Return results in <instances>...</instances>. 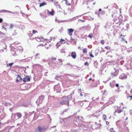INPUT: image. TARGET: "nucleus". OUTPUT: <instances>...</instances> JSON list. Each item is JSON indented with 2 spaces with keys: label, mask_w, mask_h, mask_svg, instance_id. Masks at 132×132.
<instances>
[{
  "label": "nucleus",
  "mask_w": 132,
  "mask_h": 132,
  "mask_svg": "<svg viewBox=\"0 0 132 132\" xmlns=\"http://www.w3.org/2000/svg\"><path fill=\"white\" fill-rule=\"evenodd\" d=\"M72 98V97L71 96H63L62 98L59 103L57 104L56 106H60L61 105L65 104L67 103L68 105L69 106V101L71 100Z\"/></svg>",
  "instance_id": "obj_1"
},
{
  "label": "nucleus",
  "mask_w": 132,
  "mask_h": 132,
  "mask_svg": "<svg viewBox=\"0 0 132 132\" xmlns=\"http://www.w3.org/2000/svg\"><path fill=\"white\" fill-rule=\"evenodd\" d=\"M22 117V114L20 112H18L12 114L11 118L12 119L17 120L20 118Z\"/></svg>",
  "instance_id": "obj_2"
},
{
  "label": "nucleus",
  "mask_w": 132,
  "mask_h": 132,
  "mask_svg": "<svg viewBox=\"0 0 132 132\" xmlns=\"http://www.w3.org/2000/svg\"><path fill=\"white\" fill-rule=\"evenodd\" d=\"M92 101L90 103L93 106H95L98 104L100 102L99 99V97H98L97 98H95L93 97L92 98Z\"/></svg>",
  "instance_id": "obj_3"
},
{
  "label": "nucleus",
  "mask_w": 132,
  "mask_h": 132,
  "mask_svg": "<svg viewBox=\"0 0 132 132\" xmlns=\"http://www.w3.org/2000/svg\"><path fill=\"white\" fill-rule=\"evenodd\" d=\"M47 129V127H42L39 126L36 129V132H41L45 131Z\"/></svg>",
  "instance_id": "obj_4"
},
{
  "label": "nucleus",
  "mask_w": 132,
  "mask_h": 132,
  "mask_svg": "<svg viewBox=\"0 0 132 132\" xmlns=\"http://www.w3.org/2000/svg\"><path fill=\"white\" fill-rule=\"evenodd\" d=\"M54 91L56 92H60L61 90V88L59 84L55 85L54 87Z\"/></svg>",
  "instance_id": "obj_5"
},
{
  "label": "nucleus",
  "mask_w": 132,
  "mask_h": 132,
  "mask_svg": "<svg viewBox=\"0 0 132 132\" xmlns=\"http://www.w3.org/2000/svg\"><path fill=\"white\" fill-rule=\"evenodd\" d=\"M44 98V96H40L36 101V103L38 105L41 104L43 102Z\"/></svg>",
  "instance_id": "obj_6"
},
{
  "label": "nucleus",
  "mask_w": 132,
  "mask_h": 132,
  "mask_svg": "<svg viewBox=\"0 0 132 132\" xmlns=\"http://www.w3.org/2000/svg\"><path fill=\"white\" fill-rule=\"evenodd\" d=\"M114 70L115 72H111V75L112 77H113L114 76H116L118 75L119 72V70H118L114 68Z\"/></svg>",
  "instance_id": "obj_7"
},
{
  "label": "nucleus",
  "mask_w": 132,
  "mask_h": 132,
  "mask_svg": "<svg viewBox=\"0 0 132 132\" xmlns=\"http://www.w3.org/2000/svg\"><path fill=\"white\" fill-rule=\"evenodd\" d=\"M115 101V98L114 97H111L109 100V102H108V104H105V106H107L108 105V104H112L113 103V102H114Z\"/></svg>",
  "instance_id": "obj_8"
},
{
  "label": "nucleus",
  "mask_w": 132,
  "mask_h": 132,
  "mask_svg": "<svg viewBox=\"0 0 132 132\" xmlns=\"http://www.w3.org/2000/svg\"><path fill=\"white\" fill-rule=\"evenodd\" d=\"M15 51H16L19 54V53L22 52L23 50V48L21 46H17L15 48Z\"/></svg>",
  "instance_id": "obj_9"
},
{
  "label": "nucleus",
  "mask_w": 132,
  "mask_h": 132,
  "mask_svg": "<svg viewBox=\"0 0 132 132\" xmlns=\"http://www.w3.org/2000/svg\"><path fill=\"white\" fill-rule=\"evenodd\" d=\"M127 78V75L124 73H123L119 77V78L121 79H125Z\"/></svg>",
  "instance_id": "obj_10"
},
{
  "label": "nucleus",
  "mask_w": 132,
  "mask_h": 132,
  "mask_svg": "<svg viewBox=\"0 0 132 132\" xmlns=\"http://www.w3.org/2000/svg\"><path fill=\"white\" fill-rule=\"evenodd\" d=\"M79 116H77V117H76L74 119V123L76 125V126H78L79 125V123L78 122V121L79 122Z\"/></svg>",
  "instance_id": "obj_11"
},
{
  "label": "nucleus",
  "mask_w": 132,
  "mask_h": 132,
  "mask_svg": "<svg viewBox=\"0 0 132 132\" xmlns=\"http://www.w3.org/2000/svg\"><path fill=\"white\" fill-rule=\"evenodd\" d=\"M81 15H81L78 16H76L74 17H73V18H71V19H69L68 20V21H68V22H69V21H72L75 20L76 19H78V18L79 17L81 16Z\"/></svg>",
  "instance_id": "obj_12"
},
{
  "label": "nucleus",
  "mask_w": 132,
  "mask_h": 132,
  "mask_svg": "<svg viewBox=\"0 0 132 132\" xmlns=\"http://www.w3.org/2000/svg\"><path fill=\"white\" fill-rule=\"evenodd\" d=\"M84 97L85 98V101H88V100L90 98V97L89 95L88 94H85L84 95Z\"/></svg>",
  "instance_id": "obj_13"
},
{
  "label": "nucleus",
  "mask_w": 132,
  "mask_h": 132,
  "mask_svg": "<svg viewBox=\"0 0 132 132\" xmlns=\"http://www.w3.org/2000/svg\"><path fill=\"white\" fill-rule=\"evenodd\" d=\"M73 29L72 28H70L68 29L69 35L71 36L72 35V33L73 31Z\"/></svg>",
  "instance_id": "obj_14"
},
{
  "label": "nucleus",
  "mask_w": 132,
  "mask_h": 132,
  "mask_svg": "<svg viewBox=\"0 0 132 132\" xmlns=\"http://www.w3.org/2000/svg\"><path fill=\"white\" fill-rule=\"evenodd\" d=\"M30 80V79L28 76H26L25 78H23V80L24 82H26L28 81H29Z\"/></svg>",
  "instance_id": "obj_15"
},
{
  "label": "nucleus",
  "mask_w": 132,
  "mask_h": 132,
  "mask_svg": "<svg viewBox=\"0 0 132 132\" xmlns=\"http://www.w3.org/2000/svg\"><path fill=\"white\" fill-rule=\"evenodd\" d=\"M71 56L73 59H75L76 56V52H72L71 53Z\"/></svg>",
  "instance_id": "obj_16"
},
{
  "label": "nucleus",
  "mask_w": 132,
  "mask_h": 132,
  "mask_svg": "<svg viewBox=\"0 0 132 132\" xmlns=\"http://www.w3.org/2000/svg\"><path fill=\"white\" fill-rule=\"evenodd\" d=\"M36 40L38 42H40L41 41H44L45 40H44L43 38H40L39 37H36L35 38Z\"/></svg>",
  "instance_id": "obj_17"
},
{
  "label": "nucleus",
  "mask_w": 132,
  "mask_h": 132,
  "mask_svg": "<svg viewBox=\"0 0 132 132\" xmlns=\"http://www.w3.org/2000/svg\"><path fill=\"white\" fill-rule=\"evenodd\" d=\"M116 55L117 57V60L119 61L120 60H122L123 58V57L121 56L118 55L117 54H116Z\"/></svg>",
  "instance_id": "obj_18"
},
{
  "label": "nucleus",
  "mask_w": 132,
  "mask_h": 132,
  "mask_svg": "<svg viewBox=\"0 0 132 132\" xmlns=\"http://www.w3.org/2000/svg\"><path fill=\"white\" fill-rule=\"evenodd\" d=\"M12 53L13 54V55L14 56H15L18 54V53L16 51H15V49H14L13 51H12Z\"/></svg>",
  "instance_id": "obj_19"
},
{
  "label": "nucleus",
  "mask_w": 132,
  "mask_h": 132,
  "mask_svg": "<svg viewBox=\"0 0 132 132\" xmlns=\"http://www.w3.org/2000/svg\"><path fill=\"white\" fill-rule=\"evenodd\" d=\"M116 124L117 126L120 128L121 126V125L120 121L118 120L116 122Z\"/></svg>",
  "instance_id": "obj_20"
},
{
  "label": "nucleus",
  "mask_w": 132,
  "mask_h": 132,
  "mask_svg": "<svg viewBox=\"0 0 132 132\" xmlns=\"http://www.w3.org/2000/svg\"><path fill=\"white\" fill-rule=\"evenodd\" d=\"M35 59H39L40 58V54L39 53H38L36 54L35 56Z\"/></svg>",
  "instance_id": "obj_21"
},
{
  "label": "nucleus",
  "mask_w": 132,
  "mask_h": 132,
  "mask_svg": "<svg viewBox=\"0 0 132 132\" xmlns=\"http://www.w3.org/2000/svg\"><path fill=\"white\" fill-rule=\"evenodd\" d=\"M9 129L7 128H6L3 130L0 131V132H9Z\"/></svg>",
  "instance_id": "obj_22"
},
{
  "label": "nucleus",
  "mask_w": 132,
  "mask_h": 132,
  "mask_svg": "<svg viewBox=\"0 0 132 132\" xmlns=\"http://www.w3.org/2000/svg\"><path fill=\"white\" fill-rule=\"evenodd\" d=\"M17 79L16 80V81L17 82L19 81L20 80H22V79L21 77L19 76V75H18V76L17 77Z\"/></svg>",
  "instance_id": "obj_23"
},
{
  "label": "nucleus",
  "mask_w": 132,
  "mask_h": 132,
  "mask_svg": "<svg viewBox=\"0 0 132 132\" xmlns=\"http://www.w3.org/2000/svg\"><path fill=\"white\" fill-rule=\"evenodd\" d=\"M55 39V37H51L50 38V40H47V43L50 42L52 40L53 41H54Z\"/></svg>",
  "instance_id": "obj_24"
},
{
  "label": "nucleus",
  "mask_w": 132,
  "mask_h": 132,
  "mask_svg": "<svg viewBox=\"0 0 132 132\" xmlns=\"http://www.w3.org/2000/svg\"><path fill=\"white\" fill-rule=\"evenodd\" d=\"M18 27L19 28L22 29H24L25 28V27L22 24H20L18 26Z\"/></svg>",
  "instance_id": "obj_25"
},
{
  "label": "nucleus",
  "mask_w": 132,
  "mask_h": 132,
  "mask_svg": "<svg viewBox=\"0 0 132 132\" xmlns=\"http://www.w3.org/2000/svg\"><path fill=\"white\" fill-rule=\"evenodd\" d=\"M65 66L68 69H71L72 68V65L69 64H66Z\"/></svg>",
  "instance_id": "obj_26"
},
{
  "label": "nucleus",
  "mask_w": 132,
  "mask_h": 132,
  "mask_svg": "<svg viewBox=\"0 0 132 132\" xmlns=\"http://www.w3.org/2000/svg\"><path fill=\"white\" fill-rule=\"evenodd\" d=\"M48 14V15H51L52 16H53L54 15V11H52L51 12H50V11H49Z\"/></svg>",
  "instance_id": "obj_27"
},
{
  "label": "nucleus",
  "mask_w": 132,
  "mask_h": 132,
  "mask_svg": "<svg viewBox=\"0 0 132 132\" xmlns=\"http://www.w3.org/2000/svg\"><path fill=\"white\" fill-rule=\"evenodd\" d=\"M47 4V3L46 2H44L41 3H40V4L39 7H41L42 6H43L44 5H46Z\"/></svg>",
  "instance_id": "obj_28"
},
{
  "label": "nucleus",
  "mask_w": 132,
  "mask_h": 132,
  "mask_svg": "<svg viewBox=\"0 0 132 132\" xmlns=\"http://www.w3.org/2000/svg\"><path fill=\"white\" fill-rule=\"evenodd\" d=\"M32 59L31 57H29L27 59H24L23 60H24V61L26 62H29Z\"/></svg>",
  "instance_id": "obj_29"
},
{
  "label": "nucleus",
  "mask_w": 132,
  "mask_h": 132,
  "mask_svg": "<svg viewBox=\"0 0 132 132\" xmlns=\"http://www.w3.org/2000/svg\"><path fill=\"white\" fill-rule=\"evenodd\" d=\"M1 12H6V13H13L12 12H11L10 11L6 10H3L2 11H1Z\"/></svg>",
  "instance_id": "obj_30"
},
{
  "label": "nucleus",
  "mask_w": 132,
  "mask_h": 132,
  "mask_svg": "<svg viewBox=\"0 0 132 132\" xmlns=\"http://www.w3.org/2000/svg\"><path fill=\"white\" fill-rule=\"evenodd\" d=\"M122 111V110H116L114 113V114L115 116H116V112H117L118 113H120Z\"/></svg>",
  "instance_id": "obj_31"
},
{
  "label": "nucleus",
  "mask_w": 132,
  "mask_h": 132,
  "mask_svg": "<svg viewBox=\"0 0 132 132\" xmlns=\"http://www.w3.org/2000/svg\"><path fill=\"white\" fill-rule=\"evenodd\" d=\"M49 11L48 10H45L44 11V14H45V15L46 16L47 15H48V12ZM45 17H46V16Z\"/></svg>",
  "instance_id": "obj_32"
},
{
  "label": "nucleus",
  "mask_w": 132,
  "mask_h": 132,
  "mask_svg": "<svg viewBox=\"0 0 132 132\" xmlns=\"http://www.w3.org/2000/svg\"><path fill=\"white\" fill-rule=\"evenodd\" d=\"M78 92L79 93H80V95L81 96H83V95H85V94L84 93H82L81 92V89H78Z\"/></svg>",
  "instance_id": "obj_33"
},
{
  "label": "nucleus",
  "mask_w": 132,
  "mask_h": 132,
  "mask_svg": "<svg viewBox=\"0 0 132 132\" xmlns=\"http://www.w3.org/2000/svg\"><path fill=\"white\" fill-rule=\"evenodd\" d=\"M6 116V114L4 113H2L1 116V119H3Z\"/></svg>",
  "instance_id": "obj_34"
},
{
  "label": "nucleus",
  "mask_w": 132,
  "mask_h": 132,
  "mask_svg": "<svg viewBox=\"0 0 132 132\" xmlns=\"http://www.w3.org/2000/svg\"><path fill=\"white\" fill-rule=\"evenodd\" d=\"M38 114H34L33 118L34 119V120H36L38 118Z\"/></svg>",
  "instance_id": "obj_35"
},
{
  "label": "nucleus",
  "mask_w": 132,
  "mask_h": 132,
  "mask_svg": "<svg viewBox=\"0 0 132 132\" xmlns=\"http://www.w3.org/2000/svg\"><path fill=\"white\" fill-rule=\"evenodd\" d=\"M115 84L113 82L110 83V86L112 88L114 87V86Z\"/></svg>",
  "instance_id": "obj_36"
},
{
  "label": "nucleus",
  "mask_w": 132,
  "mask_h": 132,
  "mask_svg": "<svg viewBox=\"0 0 132 132\" xmlns=\"http://www.w3.org/2000/svg\"><path fill=\"white\" fill-rule=\"evenodd\" d=\"M13 64H14L13 63H10L9 64H7V67H9L10 66V67H11L12 66V65H13Z\"/></svg>",
  "instance_id": "obj_37"
},
{
  "label": "nucleus",
  "mask_w": 132,
  "mask_h": 132,
  "mask_svg": "<svg viewBox=\"0 0 132 132\" xmlns=\"http://www.w3.org/2000/svg\"><path fill=\"white\" fill-rule=\"evenodd\" d=\"M83 53H86L87 52V49L86 48H84L82 50Z\"/></svg>",
  "instance_id": "obj_38"
},
{
  "label": "nucleus",
  "mask_w": 132,
  "mask_h": 132,
  "mask_svg": "<svg viewBox=\"0 0 132 132\" xmlns=\"http://www.w3.org/2000/svg\"><path fill=\"white\" fill-rule=\"evenodd\" d=\"M95 14H96L97 15V16L98 17L100 16V12H99V11H96L95 12Z\"/></svg>",
  "instance_id": "obj_39"
},
{
  "label": "nucleus",
  "mask_w": 132,
  "mask_h": 132,
  "mask_svg": "<svg viewBox=\"0 0 132 132\" xmlns=\"http://www.w3.org/2000/svg\"><path fill=\"white\" fill-rule=\"evenodd\" d=\"M55 21L56 22H57L58 23H59L60 22H63L65 21H60L59 20H57V19H56Z\"/></svg>",
  "instance_id": "obj_40"
},
{
  "label": "nucleus",
  "mask_w": 132,
  "mask_h": 132,
  "mask_svg": "<svg viewBox=\"0 0 132 132\" xmlns=\"http://www.w3.org/2000/svg\"><path fill=\"white\" fill-rule=\"evenodd\" d=\"M60 42L62 44H64L65 43V41L63 39H61L60 40Z\"/></svg>",
  "instance_id": "obj_41"
},
{
  "label": "nucleus",
  "mask_w": 132,
  "mask_h": 132,
  "mask_svg": "<svg viewBox=\"0 0 132 132\" xmlns=\"http://www.w3.org/2000/svg\"><path fill=\"white\" fill-rule=\"evenodd\" d=\"M113 7L116 8L117 9L118 7V6L117 5V4L115 3H114L113 4Z\"/></svg>",
  "instance_id": "obj_42"
},
{
  "label": "nucleus",
  "mask_w": 132,
  "mask_h": 132,
  "mask_svg": "<svg viewBox=\"0 0 132 132\" xmlns=\"http://www.w3.org/2000/svg\"><path fill=\"white\" fill-rule=\"evenodd\" d=\"M88 37L91 38H92L93 36V34L92 33L88 35Z\"/></svg>",
  "instance_id": "obj_43"
},
{
  "label": "nucleus",
  "mask_w": 132,
  "mask_h": 132,
  "mask_svg": "<svg viewBox=\"0 0 132 132\" xmlns=\"http://www.w3.org/2000/svg\"><path fill=\"white\" fill-rule=\"evenodd\" d=\"M11 104L9 103H7L5 102V103H4V105L6 106H7L8 105H10Z\"/></svg>",
  "instance_id": "obj_44"
},
{
  "label": "nucleus",
  "mask_w": 132,
  "mask_h": 132,
  "mask_svg": "<svg viewBox=\"0 0 132 132\" xmlns=\"http://www.w3.org/2000/svg\"><path fill=\"white\" fill-rule=\"evenodd\" d=\"M103 118L104 120H105L106 119V116L104 114L103 115Z\"/></svg>",
  "instance_id": "obj_45"
},
{
  "label": "nucleus",
  "mask_w": 132,
  "mask_h": 132,
  "mask_svg": "<svg viewBox=\"0 0 132 132\" xmlns=\"http://www.w3.org/2000/svg\"><path fill=\"white\" fill-rule=\"evenodd\" d=\"M54 5H55V6H59V7H60V5H59V4H58V3H57V2H55V3H54Z\"/></svg>",
  "instance_id": "obj_46"
},
{
  "label": "nucleus",
  "mask_w": 132,
  "mask_h": 132,
  "mask_svg": "<svg viewBox=\"0 0 132 132\" xmlns=\"http://www.w3.org/2000/svg\"><path fill=\"white\" fill-rule=\"evenodd\" d=\"M70 132H78L77 130H71Z\"/></svg>",
  "instance_id": "obj_47"
},
{
  "label": "nucleus",
  "mask_w": 132,
  "mask_h": 132,
  "mask_svg": "<svg viewBox=\"0 0 132 132\" xmlns=\"http://www.w3.org/2000/svg\"><path fill=\"white\" fill-rule=\"evenodd\" d=\"M74 93H75V91H74V90H73L72 92L71 93V94L70 95H69V96H71V97H72V95H73L74 94Z\"/></svg>",
  "instance_id": "obj_48"
},
{
  "label": "nucleus",
  "mask_w": 132,
  "mask_h": 132,
  "mask_svg": "<svg viewBox=\"0 0 132 132\" xmlns=\"http://www.w3.org/2000/svg\"><path fill=\"white\" fill-rule=\"evenodd\" d=\"M60 52L61 53H65V52L64 51V49H62L60 50Z\"/></svg>",
  "instance_id": "obj_49"
},
{
  "label": "nucleus",
  "mask_w": 132,
  "mask_h": 132,
  "mask_svg": "<svg viewBox=\"0 0 132 132\" xmlns=\"http://www.w3.org/2000/svg\"><path fill=\"white\" fill-rule=\"evenodd\" d=\"M59 62H62L64 61V60L61 59H59L58 60Z\"/></svg>",
  "instance_id": "obj_50"
},
{
  "label": "nucleus",
  "mask_w": 132,
  "mask_h": 132,
  "mask_svg": "<svg viewBox=\"0 0 132 132\" xmlns=\"http://www.w3.org/2000/svg\"><path fill=\"white\" fill-rule=\"evenodd\" d=\"M110 130L111 132H115V131L113 130V128H110Z\"/></svg>",
  "instance_id": "obj_51"
},
{
  "label": "nucleus",
  "mask_w": 132,
  "mask_h": 132,
  "mask_svg": "<svg viewBox=\"0 0 132 132\" xmlns=\"http://www.w3.org/2000/svg\"><path fill=\"white\" fill-rule=\"evenodd\" d=\"M99 116V115L98 114V115H97L95 114H93L92 116L94 117H96L97 118H98Z\"/></svg>",
  "instance_id": "obj_52"
},
{
  "label": "nucleus",
  "mask_w": 132,
  "mask_h": 132,
  "mask_svg": "<svg viewBox=\"0 0 132 132\" xmlns=\"http://www.w3.org/2000/svg\"><path fill=\"white\" fill-rule=\"evenodd\" d=\"M94 66H95V67L96 68V66L97 65V63L96 62H94Z\"/></svg>",
  "instance_id": "obj_53"
},
{
  "label": "nucleus",
  "mask_w": 132,
  "mask_h": 132,
  "mask_svg": "<svg viewBox=\"0 0 132 132\" xmlns=\"http://www.w3.org/2000/svg\"><path fill=\"white\" fill-rule=\"evenodd\" d=\"M101 14L102 15H103L104 14H105V12L104 11H101Z\"/></svg>",
  "instance_id": "obj_54"
},
{
  "label": "nucleus",
  "mask_w": 132,
  "mask_h": 132,
  "mask_svg": "<svg viewBox=\"0 0 132 132\" xmlns=\"http://www.w3.org/2000/svg\"><path fill=\"white\" fill-rule=\"evenodd\" d=\"M55 79L57 80H59V79H60V78L59 76H57L56 77Z\"/></svg>",
  "instance_id": "obj_55"
},
{
  "label": "nucleus",
  "mask_w": 132,
  "mask_h": 132,
  "mask_svg": "<svg viewBox=\"0 0 132 132\" xmlns=\"http://www.w3.org/2000/svg\"><path fill=\"white\" fill-rule=\"evenodd\" d=\"M66 4H67V5H70V4L69 3L68 1H67V2H65Z\"/></svg>",
  "instance_id": "obj_56"
},
{
  "label": "nucleus",
  "mask_w": 132,
  "mask_h": 132,
  "mask_svg": "<svg viewBox=\"0 0 132 132\" xmlns=\"http://www.w3.org/2000/svg\"><path fill=\"white\" fill-rule=\"evenodd\" d=\"M37 31L36 30H32V33L33 34H35L36 33H37Z\"/></svg>",
  "instance_id": "obj_57"
},
{
  "label": "nucleus",
  "mask_w": 132,
  "mask_h": 132,
  "mask_svg": "<svg viewBox=\"0 0 132 132\" xmlns=\"http://www.w3.org/2000/svg\"><path fill=\"white\" fill-rule=\"evenodd\" d=\"M89 55L92 57H94V56L92 55V53H89Z\"/></svg>",
  "instance_id": "obj_58"
},
{
  "label": "nucleus",
  "mask_w": 132,
  "mask_h": 132,
  "mask_svg": "<svg viewBox=\"0 0 132 132\" xmlns=\"http://www.w3.org/2000/svg\"><path fill=\"white\" fill-rule=\"evenodd\" d=\"M128 122V121H127L125 120V122H123V123L125 125H126L127 124Z\"/></svg>",
  "instance_id": "obj_59"
},
{
  "label": "nucleus",
  "mask_w": 132,
  "mask_h": 132,
  "mask_svg": "<svg viewBox=\"0 0 132 132\" xmlns=\"http://www.w3.org/2000/svg\"><path fill=\"white\" fill-rule=\"evenodd\" d=\"M101 43L103 45L104 43V42L103 40H102L101 42Z\"/></svg>",
  "instance_id": "obj_60"
},
{
  "label": "nucleus",
  "mask_w": 132,
  "mask_h": 132,
  "mask_svg": "<svg viewBox=\"0 0 132 132\" xmlns=\"http://www.w3.org/2000/svg\"><path fill=\"white\" fill-rule=\"evenodd\" d=\"M105 48L106 49H107V50H109L110 49V47H109V46H106L105 47Z\"/></svg>",
  "instance_id": "obj_61"
},
{
  "label": "nucleus",
  "mask_w": 132,
  "mask_h": 132,
  "mask_svg": "<svg viewBox=\"0 0 132 132\" xmlns=\"http://www.w3.org/2000/svg\"><path fill=\"white\" fill-rule=\"evenodd\" d=\"M13 26H14L12 24H10V28H12Z\"/></svg>",
  "instance_id": "obj_62"
},
{
  "label": "nucleus",
  "mask_w": 132,
  "mask_h": 132,
  "mask_svg": "<svg viewBox=\"0 0 132 132\" xmlns=\"http://www.w3.org/2000/svg\"><path fill=\"white\" fill-rule=\"evenodd\" d=\"M3 45H5V47H4V49H6L7 48V46L5 45V43H3Z\"/></svg>",
  "instance_id": "obj_63"
},
{
  "label": "nucleus",
  "mask_w": 132,
  "mask_h": 132,
  "mask_svg": "<svg viewBox=\"0 0 132 132\" xmlns=\"http://www.w3.org/2000/svg\"><path fill=\"white\" fill-rule=\"evenodd\" d=\"M3 21V19L2 18H0V23H2Z\"/></svg>",
  "instance_id": "obj_64"
}]
</instances>
